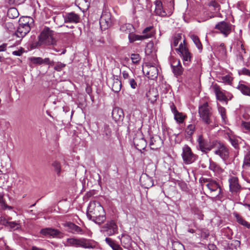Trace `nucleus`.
Listing matches in <instances>:
<instances>
[{"mask_svg":"<svg viewBox=\"0 0 250 250\" xmlns=\"http://www.w3.org/2000/svg\"><path fill=\"white\" fill-rule=\"evenodd\" d=\"M87 218L96 224L100 225L106 219L105 213L103 207L97 201H91L87 207Z\"/></svg>","mask_w":250,"mask_h":250,"instance_id":"nucleus-1","label":"nucleus"},{"mask_svg":"<svg viewBox=\"0 0 250 250\" xmlns=\"http://www.w3.org/2000/svg\"><path fill=\"white\" fill-rule=\"evenodd\" d=\"M65 246L74 247L76 248H83L84 249H94L96 247L97 243L93 240L84 238H77L72 237L67 238L64 243Z\"/></svg>","mask_w":250,"mask_h":250,"instance_id":"nucleus-2","label":"nucleus"},{"mask_svg":"<svg viewBox=\"0 0 250 250\" xmlns=\"http://www.w3.org/2000/svg\"><path fill=\"white\" fill-rule=\"evenodd\" d=\"M33 22V19L25 17L21 18L19 20V25L14 35L17 38H23L31 30L30 24Z\"/></svg>","mask_w":250,"mask_h":250,"instance_id":"nucleus-3","label":"nucleus"},{"mask_svg":"<svg viewBox=\"0 0 250 250\" xmlns=\"http://www.w3.org/2000/svg\"><path fill=\"white\" fill-rule=\"evenodd\" d=\"M198 113L202 121L207 125L211 123L212 109L207 102L199 106Z\"/></svg>","mask_w":250,"mask_h":250,"instance_id":"nucleus-4","label":"nucleus"},{"mask_svg":"<svg viewBox=\"0 0 250 250\" xmlns=\"http://www.w3.org/2000/svg\"><path fill=\"white\" fill-rule=\"evenodd\" d=\"M201 183H207L205 186L210 191V193L214 195L215 197L220 198V195L222 193V189L218 183L216 181L210 179L203 178L200 180Z\"/></svg>","mask_w":250,"mask_h":250,"instance_id":"nucleus-5","label":"nucleus"},{"mask_svg":"<svg viewBox=\"0 0 250 250\" xmlns=\"http://www.w3.org/2000/svg\"><path fill=\"white\" fill-rule=\"evenodd\" d=\"M212 150L214 154L219 156L224 160H227L229 157V149L221 142L214 141V145Z\"/></svg>","mask_w":250,"mask_h":250,"instance_id":"nucleus-6","label":"nucleus"},{"mask_svg":"<svg viewBox=\"0 0 250 250\" xmlns=\"http://www.w3.org/2000/svg\"><path fill=\"white\" fill-rule=\"evenodd\" d=\"M182 156L184 162L187 165L193 163L197 159L196 155L193 153L190 147L187 145L183 147Z\"/></svg>","mask_w":250,"mask_h":250,"instance_id":"nucleus-7","label":"nucleus"},{"mask_svg":"<svg viewBox=\"0 0 250 250\" xmlns=\"http://www.w3.org/2000/svg\"><path fill=\"white\" fill-rule=\"evenodd\" d=\"M197 142L200 149L205 153H208L213 149L214 141L211 143L209 142L207 140L205 139L202 135L198 136Z\"/></svg>","mask_w":250,"mask_h":250,"instance_id":"nucleus-8","label":"nucleus"},{"mask_svg":"<svg viewBox=\"0 0 250 250\" xmlns=\"http://www.w3.org/2000/svg\"><path fill=\"white\" fill-rule=\"evenodd\" d=\"M170 6H171L172 8L169 11H167L165 9H164L161 1L157 0L155 1V12L157 15L162 17L170 16L172 14L174 9L173 4L172 3H170Z\"/></svg>","mask_w":250,"mask_h":250,"instance_id":"nucleus-9","label":"nucleus"},{"mask_svg":"<svg viewBox=\"0 0 250 250\" xmlns=\"http://www.w3.org/2000/svg\"><path fill=\"white\" fill-rule=\"evenodd\" d=\"M39 41L42 44H50L52 42V31L48 28L45 27L41 33Z\"/></svg>","mask_w":250,"mask_h":250,"instance_id":"nucleus-10","label":"nucleus"},{"mask_svg":"<svg viewBox=\"0 0 250 250\" xmlns=\"http://www.w3.org/2000/svg\"><path fill=\"white\" fill-rule=\"evenodd\" d=\"M185 42V41L184 40L183 43L181 42L179 47L176 48V50L180 53V55L183 57L184 63L186 64V62H188L190 61L191 54L187 47L184 44Z\"/></svg>","mask_w":250,"mask_h":250,"instance_id":"nucleus-11","label":"nucleus"},{"mask_svg":"<svg viewBox=\"0 0 250 250\" xmlns=\"http://www.w3.org/2000/svg\"><path fill=\"white\" fill-rule=\"evenodd\" d=\"M143 72L146 74V76L150 79L154 80L157 78L158 74V68L152 65L146 64Z\"/></svg>","mask_w":250,"mask_h":250,"instance_id":"nucleus-12","label":"nucleus"},{"mask_svg":"<svg viewBox=\"0 0 250 250\" xmlns=\"http://www.w3.org/2000/svg\"><path fill=\"white\" fill-rule=\"evenodd\" d=\"M103 228L108 236H112L118 233V226L113 220L107 222Z\"/></svg>","mask_w":250,"mask_h":250,"instance_id":"nucleus-13","label":"nucleus"},{"mask_svg":"<svg viewBox=\"0 0 250 250\" xmlns=\"http://www.w3.org/2000/svg\"><path fill=\"white\" fill-rule=\"evenodd\" d=\"M133 143L136 148L140 151L144 149L146 146V142L141 133L136 135L133 139Z\"/></svg>","mask_w":250,"mask_h":250,"instance_id":"nucleus-14","label":"nucleus"},{"mask_svg":"<svg viewBox=\"0 0 250 250\" xmlns=\"http://www.w3.org/2000/svg\"><path fill=\"white\" fill-rule=\"evenodd\" d=\"M215 28L219 30L225 37H227L231 32V26L229 23L221 21L215 25Z\"/></svg>","mask_w":250,"mask_h":250,"instance_id":"nucleus-15","label":"nucleus"},{"mask_svg":"<svg viewBox=\"0 0 250 250\" xmlns=\"http://www.w3.org/2000/svg\"><path fill=\"white\" fill-rule=\"evenodd\" d=\"M230 191L235 194L239 192L241 187L238 183V179L235 176H231L229 180Z\"/></svg>","mask_w":250,"mask_h":250,"instance_id":"nucleus-16","label":"nucleus"},{"mask_svg":"<svg viewBox=\"0 0 250 250\" xmlns=\"http://www.w3.org/2000/svg\"><path fill=\"white\" fill-rule=\"evenodd\" d=\"M40 233L45 236H52L53 237H61L62 236V233L59 230L50 228L42 229Z\"/></svg>","mask_w":250,"mask_h":250,"instance_id":"nucleus-17","label":"nucleus"},{"mask_svg":"<svg viewBox=\"0 0 250 250\" xmlns=\"http://www.w3.org/2000/svg\"><path fill=\"white\" fill-rule=\"evenodd\" d=\"M212 89L214 92L216 98L220 101H225L227 98L225 94L224 90H222L217 84H213L212 86Z\"/></svg>","mask_w":250,"mask_h":250,"instance_id":"nucleus-18","label":"nucleus"},{"mask_svg":"<svg viewBox=\"0 0 250 250\" xmlns=\"http://www.w3.org/2000/svg\"><path fill=\"white\" fill-rule=\"evenodd\" d=\"M99 22L101 27L105 26V28L109 26L111 23L110 14L107 11L103 12Z\"/></svg>","mask_w":250,"mask_h":250,"instance_id":"nucleus-19","label":"nucleus"},{"mask_svg":"<svg viewBox=\"0 0 250 250\" xmlns=\"http://www.w3.org/2000/svg\"><path fill=\"white\" fill-rule=\"evenodd\" d=\"M172 71L175 76L181 75L183 71V68L179 60L174 61L171 64Z\"/></svg>","mask_w":250,"mask_h":250,"instance_id":"nucleus-20","label":"nucleus"},{"mask_svg":"<svg viewBox=\"0 0 250 250\" xmlns=\"http://www.w3.org/2000/svg\"><path fill=\"white\" fill-rule=\"evenodd\" d=\"M112 116L113 119L116 122L122 121L124 118L123 111L119 107H115L113 108Z\"/></svg>","mask_w":250,"mask_h":250,"instance_id":"nucleus-21","label":"nucleus"},{"mask_svg":"<svg viewBox=\"0 0 250 250\" xmlns=\"http://www.w3.org/2000/svg\"><path fill=\"white\" fill-rule=\"evenodd\" d=\"M146 96L151 103H154L158 96V92L156 89L151 88L146 93Z\"/></svg>","mask_w":250,"mask_h":250,"instance_id":"nucleus-22","label":"nucleus"},{"mask_svg":"<svg viewBox=\"0 0 250 250\" xmlns=\"http://www.w3.org/2000/svg\"><path fill=\"white\" fill-rule=\"evenodd\" d=\"M64 20L65 22L78 23L80 20V17L77 14L71 12L64 16Z\"/></svg>","mask_w":250,"mask_h":250,"instance_id":"nucleus-23","label":"nucleus"},{"mask_svg":"<svg viewBox=\"0 0 250 250\" xmlns=\"http://www.w3.org/2000/svg\"><path fill=\"white\" fill-rule=\"evenodd\" d=\"M162 144V141L158 136L153 137L150 139V148L153 150H157L160 148Z\"/></svg>","mask_w":250,"mask_h":250,"instance_id":"nucleus-24","label":"nucleus"},{"mask_svg":"<svg viewBox=\"0 0 250 250\" xmlns=\"http://www.w3.org/2000/svg\"><path fill=\"white\" fill-rule=\"evenodd\" d=\"M208 6L212 8L211 10L215 11L214 13H212L211 15L209 16L210 18H212L218 16L220 14L219 11L220 10V6L219 3L214 0H211L209 3Z\"/></svg>","mask_w":250,"mask_h":250,"instance_id":"nucleus-25","label":"nucleus"},{"mask_svg":"<svg viewBox=\"0 0 250 250\" xmlns=\"http://www.w3.org/2000/svg\"><path fill=\"white\" fill-rule=\"evenodd\" d=\"M64 226L68 228L69 231L73 233H83L81 228L73 223L67 222L65 223Z\"/></svg>","mask_w":250,"mask_h":250,"instance_id":"nucleus-26","label":"nucleus"},{"mask_svg":"<svg viewBox=\"0 0 250 250\" xmlns=\"http://www.w3.org/2000/svg\"><path fill=\"white\" fill-rule=\"evenodd\" d=\"M140 181L145 188H149L153 185L152 179L147 175L142 176L140 178Z\"/></svg>","mask_w":250,"mask_h":250,"instance_id":"nucleus-27","label":"nucleus"},{"mask_svg":"<svg viewBox=\"0 0 250 250\" xmlns=\"http://www.w3.org/2000/svg\"><path fill=\"white\" fill-rule=\"evenodd\" d=\"M150 35H138L134 34L132 32H131L130 34L128 35V39L130 42H133L136 41H142L148 39Z\"/></svg>","mask_w":250,"mask_h":250,"instance_id":"nucleus-28","label":"nucleus"},{"mask_svg":"<svg viewBox=\"0 0 250 250\" xmlns=\"http://www.w3.org/2000/svg\"><path fill=\"white\" fill-rule=\"evenodd\" d=\"M208 168L216 174H220L223 171V169L218 164L211 160H209Z\"/></svg>","mask_w":250,"mask_h":250,"instance_id":"nucleus-29","label":"nucleus"},{"mask_svg":"<svg viewBox=\"0 0 250 250\" xmlns=\"http://www.w3.org/2000/svg\"><path fill=\"white\" fill-rule=\"evenodd\" d=\"M76 3L83 11L87 10L90 6L89 0H76Z\"/></svg>","mask_w":250,"mask_h":250,"instance_id":"nucleus-30","label":"nucleus"},{"mask_svg":"<svg viewBox=\"0 0 250 250\" xmlns=\"http://www.w3.org/2000/svg\"><path fill=\"white\" fill-rule=\"evenodd\" d=\"M237 88L239 89L243 95L250 97V87L244 84L239 83Z\"/></svg>","mask_w":250,"mask_h":250,"instance_id":"nucleus-31","label":"nucleus"},{"mask_svg":"<svg viewBox=\"0 0 250 250\" xmlns=\"http://www.w3.org/2000/svg\"><path fill=\"white\" fill-rule=\"evenodd\" d=\"M133 29V26L132 24L129 23H126L123 24L120 27V30L126 34H130L132 32Z\"/></svg>","mask_w":250,"mask_h":250,"instance_id":"nucleus-32","label":"nucleus"},{"mask_svg":"<svg viewBox=\"0 0 250 250\" xmlns=\"http://www.w3.org/2000/svg\"><path fill=\"white\" fill-rule=\"evenodd\" d=\"M122 83L118 79H116L113 81L112 90L114 92L117 93L119 92L121 89Z\"/></svg>","mask_w":250,"mask_h":250,"instance_id":"nucleus-33","label":"nucleus"},{"mask_svg":"<svg viewBox=\"0 0 250 250\" xmlns=\"http://www.w3.org/2000/svg\"><path fill=\"white\" fill-rule=\"evenodd\" d=\"M190 38L193 41V42L194 43L197 48L199 49V51L201 52L203 47L199 38L195 35H192L190 36Z\"/></svg>","mask_w":250,"mask_h":250,"instance_id":"nucleus-34","label":"nucleus"},{"mask_svg":"<svg viewBox=\"0 0 250 250\" xmlns=\"http://www.w3.org/2000/svg\"><path fill=\"white\" fill-rule=\"evenodd\" d=\"M7 15L9 18L14 19L18 16L19 13L16 8H11L8 9Z\"/></svg>","mask_w":250,"mask_h":250,"instance_id":"nucleus-35","label":"nucleus"},{"mask_svg":"<svg viewBox=\"0 0 250 250\" xmlns=\"http://www.w3.org/2000/svg\"><path fill=\"white\" fill-rule=\"evenodd\" d=\"M182 36L180 34L175 35L172 39V42L171 43V47H176L178 45L179 42L181 41Z\"/></svg>","mask_w":250,"mask_h":250,"instance_id":"nucleus-36","label":"nucleus"},{"mask_svg":"<svg viewBox=\"0 0 250 250\" xmlns=\"http://www.w3.org/2000/svg\"><path fill=\"white\" fill-rule=\"evenodd\" d=\"M3 195H4L3 193H0V206L3 209H5L7 208L8 209H12V207L11 206H9L5 204V201L3 199Z\"/></svg>","mask_w":250,"mask_h":250,"instance_id":"nucleus-37","label":"nucleus"},{"mask_svg":"<svg viewBox=\"0 0 250 250\" xmlns=\"http://www.w3.org/2000/svg\"><path fill=\"white\" fill-rule=\"evenodd\" d=\"M174 115V119L179 124L183 123L186 117V116L179 112L175 114Z\"/></svg>","mask_w":250,"mask_h":250,"instance_id":"nucleus-38","label":"nucleus"},{"mask_svg":"<svg viewBox=\"0 0 250 250\" xmlns=\"http://www.w3.org/2000/svg\"><path fill=\"white\" fill-rule=\"evenodd\" d=\"M153 28V26H150L146 27L143 31V35H150L149 38H151L153 36V32L151 31Z\"/></svg>","mask_w":250,"mask_h":250,"instance_id":"nucleus-39","label":"nucleus"},{"mask_svg":"<svg viewBox=\"0 0 250 250\" xmlns=\"http://www.w3.org/2000/svg\"><path fill=\"white\" fill-rule=\"evenodd\" d=\"M172 248L173 250H185L184 245L179 242H174Z\"/></svg>","mask_w":250,"mask_h":250,"instance_id":"nucleus-40","label":"nucleus"},{"mask_svg":"<svg viewBox=\"0 0 250 250\" xmlns=\"http://www.w3.org/2000/svg\"><path fill=\"white\" fill-rule=\"evenodd\" d=\"M218 111L221 114L223 122H225L227 119L226 109L222 106H218Z\"/></svg>","mask_w":250,"mask_h":250,"instance_id":"nucleus-41","label":"nucleus"},{"mask_svg":"<svg viewBox=\"0 0 250 250\" xmlns=\"http://www.w3.org/2000/svg\"><path fill=\"white\" fill-rule=\"evenodd\" d=\"M31 62L35 64H42V58L41 57H32L29 59Z\"/></svg>","mask_w":250,"mask_h":250,"instance_id":"nucleus-42","label":"nucleus"},{"mask_svg":"<svg viewBox=\"0 0 250 250\" xmlns=\"http://www.w3.org/2000/svg\"><path fill=\"white\" fill-rule=\"evenodd\" d=\"M195 130V125H189L186 128V131L188 135L191 136Z\"/></svg>","mask_w":250,"mask_h":250,"instance_id":"nucleus-43","label":"nucleus"},{"mask_svg":"<svg viewBox=\"0 0 250 250\" xmlns=\"http://www.w3.org/2000/svg\"><path fill=\"white\" fill-rule=\"evenodd\" d=\"M52 166L54 167L57 174H59L61 171L60 163L58 162L55 161L52 163Z\"/></svg>","mask_w":250,"mask_h":250,"instance_id":"nucleus-44","label":"nucleus"},{"mask_svg":"<svg viewBox=\"0 0 250 250\" xmlns=\"http://www.w3.org/2000/svg\"><path fill=\"white\" fill-rule=\"evenodd\" d=\"M54 68L57 71H61L65 66V64L60 62L54 64Z\"/></svg>","mask_w":250,"mask_h":250,"instance_id":"nucleus-45","label":"nucleus"},{"mask_svg":"<svg viewBox=\"0 0 250 250\" xmlns=\"http://www.w3.org/2000/svg\"><path fill=\"white\" fill-rule=\"evenodd\" d=\"M131 59L133 63H137L141 60L140 55L138 54H132Z\"/></svg>","mask_w":250,"mask_h":250,"instance_id":"nucleus-46","label":"nucleus"},{"mask_svg":"<svg viewBox=\"0 0 250 250\" xmlns=\"http://www.w3.org/2000/svg\"><path fill=\"white\" fill-rule=\"evenodd\" d=\"M241 127L243 129H245L247 131L250 132V121L242 122L241 124Z\"/></svg>","mask_w":250,"mask_h":250,"instance_id":"nucleus-47","label":"nucleus"},{"mask_svg":"<svg viewBox=\"0 0 250 250\" xmlns=\"http://www.w3.org/2000/svg\"><path fill=\"white\" fill-rule=\"evenodd\" d=\"M221 80L223 82L229 84L232 81V78L230 75H227L222 77Z\"/></svg>","mask_w":250,"mask_h":250,"instance_id":"nucleus-48","label":"nucleus"},{"mask_svg":"<svg viewBox=\"0 0 250 250\" xmlns=\"http://www.w3.org/2000/svg\"><path fill=\"white\" fill-rule=\"evenodd\" d=\"M127 82L132 88L136 89L137 87V83L133 78L129 79Z\"/></svg>","mask_w":250,"mask_h":250,"instance_id":"nucleus-49","label":"nucleus"},{"mask_svg":"<svg viewBox=\"0 0 250 250\" xmlns=\"http://www.w3.org/2000/svg\"><path fill=\"white\" fill-rule=\"evenodd\" d=\"M235 217L238 223L241 225H243L246 222V220H245L243 217H242L241 216H240L238 214H235Z\"/></svg>","mask_w":250,"mask_h":250,"instance_id":"nucleus-50","label":"nucleus"},{"mask_svg":"<svg viewBox=\"0 0 250 250\" xmlns=\"http://www.w3.org/2000/svg\"><path fill=\"white\" fill-rule=\"evenodd\" d=\"M244 165L250 166V152H249L244 158Z\"/></svg>","mask_w":250,"mask_h":250,"instance_id":"nucleus-51","label":"nucleus"},{"mask_svg":"<svg viewBox=\"0 0 250 250\" xmlns=\"http://www.w3.org/2000/svg\"><path fill=\"white\" fill-rule=\"evenodd\" d=\"M6 224L11 228L17 229L20 227V225L16 222H6Z\"/></svg>","mask_w":250,"mask_h":250,"instance_id":"nucleus-52","label":"nucleus"},{"mask_svg":"<svg viewBox=\"0 0 250 250\" xmlns=\"http://www.w3.org/2000/svg\"><path fill=\"white\" fill-rule=\"evenodd\" d=\"M104 132L106 136H109L110 135L111 130L108 125H104Z\"/></svg>","mask_w":250,"mask_h":250,"instance_id":"nucleus-53","label":"nucleus"},{"mask_svg":"<svg viewBox=\"0 0 250 250\" xmlns=\"http://www.w3.org/2000/svg\"><path fill=\"white\" fill-rule=\"evenodd\" d=\"M45 63L50 65V66H53L54 65V62L53 61H51L48 58H45L44 59H42V64Z\"/></svg>","mask_w":250,"mask_h":250,"instance_id":"nucleus-54","label":"nucleus"},{"mask_svg":"<svg viewBox=\"0 0 250 250\" xmlns=\"http://www.w3.org/2000/svg\"><path fill=\"white\" fill-rule=\"evenodd\" d=\"M239 74L240 75H247L250 77V70L244 68L239 72Z\"/></svg>","mask_w":250,"mask_h":250,"instance_id":"nucleus-55","label":"nucleus"},{"mask_svg":"<svg viewBox=\"0 0 250 250\" xmlns=\"http://www.w3.org/2000/svg\"><path fill=\"white\" fill-rule=\"evenodd\" d=\"M229 141L233 146H234L235 148H236L237 147L238 143L237 141L235 139L232 138H230Z\"/></svg>","mask_w":250,"mask_h":250,"instance_id":"nucleus-56","label":"nucleus"},{"mask_svg":"<svg viewBox=\"0 0 250 250\" xmlns=\"http://www.w3.org/2000/svg\"><path fill=\"white\" fill-rule=\"evenodd\" d=\"M122 75L125 80L128 81L129 79H131L128 73L125 71H123Z\"/></svg>","mask_w":250,"mask_h":250,"instance_id":"nucleus-57","label":"nucleus"},{"mask_svg":"<svg viewBox=\"0 0 250 250\" xmlns=\"http://www.w3.org/2000/svg\"><path fill=\"white\" fill-rule=\"evenodd\" d=\"M170 108L171 111L174 114V115L178 112V111L176 109V106H175L173 103L171 104L170 105Z\"/></svg>","mask_w":250,"mask_h":250,"instance_id":"nucleus-58","label":"nucleus"},{"mask_svg":"<svg viewBox=\"0 0 250 250\" xmlns=\"http://www.w3.org/2000/svg\"><path fill=\"white\" fill-rule=\"evenodd\" d=\"M22 53H23V51L22 50H16V51H13L12 52V54L15 56H20L21 55Z\"/></svg>","mask_w":250,"mask_h":250,"instance_id":"nucleus-59","label":"nucleus"},{"mask_svg":"<svg viewBox=\"0 0 250 250\" xmlns=\"http://www.w3.org/2000/svg\"><path fill=\"white\" fill-rule=\"evenodd\" d=\"M105 241L109 246L112 245L115 242L112 239L110 238H106Z\"/></svg>","mask_w":250,"mask_h":250,"instance_id":"nucleus-60","label":"nucleus"},{"mask_svg":"<svg viewBox=\"0 0 250 250\" xmlns=\"http://www.w3.org/2000/svg\"><path fill=\"white\" fill-rule=\"evenodd\" d=\"M239 51L241 55H242L243 53H246L244 45L242 44H241L240 45V48L239 49Z\"/></svg>","mask_w":250,"mask_h":250,"instance_id":"nucleus-61","label":"nucleus"},{"mask_svg":"<svg viewBox=\"0 0 250 250\" xmlns=\"http://www.w3.org/2000/svg\"><path fill=\"white\" fill-rule=\"evenodd\" d=\"M6 49V44L3 43L0 45V52L4 51Z\"/></svg>","mask_w":250,"mask_h":250,"instance_id":"nucleus-62","label":"nucleus"},{"mask_svg":"<svg viewBox=\"0 0 250 250\" xmlns=\"http://www.w3.org/2000/svg\"><path fill=\"white\" fill-rule=\"evenodd\" d=\"M113 250H123V249L121 248V247L118 245L117 244L115 246H114V247L112 249Z\"/></svg>","mask_w":250,"mask_h":250,"instance_id":"nucleus-63","label":"nucleus"},{"mask_svg":"<svg viewBox=\"0 0 250 250\" xmlns=\"http://www.w3.org/2000/svg\"><path fill=\"white\" fill-rule=\"evenodd\" d=\"M243 226L246 227L248 229H250V223L247 222V221Z\"/></svg>","mask_w":250,"mask_h":250,"instance_id":"nucleus-64","label":"nucleus"}]
</instances>
